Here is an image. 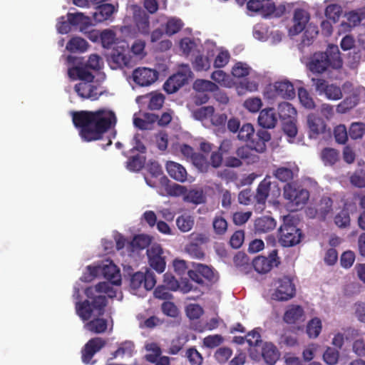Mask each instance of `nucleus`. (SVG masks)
Listing matches in <instances>:
<instances>
[{
	"instance_id": "6ab92c4d",
	"label": "nucleus",
	"mask_w": 365,
	"mask_h": 365,
	"mask_svg": "<svg viewBox=\"0 0 365 365\" xmlns=\"http://www.w3.org/2000/svg\"><path fill=\"white\" fill-rule=\"evenodd\" d=\"M165 167L168 175L173 179L180 182H184L187 180V170L180 163L174 161H168Z\"/></svg>"
},
{
	"instance_id": "0e129e2a",
	"label": "nucleus",
	"mask_w": 365,
	"mask_h": 365,
	"mask_svg": "<svg viewBox=\"0 0 365 365\" xmlns=\"http://www.w3.org/2000/svg\"><path fill=\"white\" fill-rule=\"evenodd\" d=\"M334 222L339 227H346L350 224L349 213L346 210L340 211L334 217Z\"/></svg>"
},
{
	"instance_id": "13d9d810",
	"label": "nucleus",
	"mask_w": 365,
	"mask_h": 365,
	"mask_svg": "<svg viewBox=\"0 0 365 365\" xmlns=\"http://www.w3.org/2000/svg\"><path fill=\"white\" fill-rule=\"evenodd\" d=\"M364 131V124L361 123H353L349 128V135L351 139L357 140L363 137Z\"/></svg>"
},
{
	"instance_id": "09e8293b",
	"label": "nucleus",
	"mask_w": 365,
	"mask_h": 365,
	"mask_svg": "<svg viewBox=\"0 0 365 365\" xmlns=\"http://www.w3.org/2000/svg\"><path fill=\"white\" fill-rule=\"evenodd\" d=\"M255 136V129L252 124L245 123L239 130L238 138L241 140L250 142L251 138Z\"/></svg>"
},
{
	"instance_id": "bf43d9fd",
	"label": "nucleus",
	"mask_w": 365,
	"mask_h": 365,
	"mask_svg": "<svg viewBox=\"0 0 365 365\" xmlns=\"http://www.w3.org/2000/svg\"><path fill=\"white\" fill-rule=\"evenodd\" d=\"M335 140L339 144H345L348 140V133L344 125H339L334 129Z\"/></svg>"
},
{
	"instance_id": "a211bd4d",
	"label": "nucleus",
	"mask_w": 365,
	"mask_h": 365,
	"mask_svg": "<svg viewBox=\"0 0 365 365\" xmlns=\"http://www.w3.org/2000/svg\"><path fill=\"white\" fill-rule=\"evenodd\" d=\"M123 45L120 46V50L114 48L111 54V61L115 64L116 67L128 66L130 63V57L128 56V45L126 42H122Z\"/></svg>"
},
{
	"instance_id": "7ed1b4c3",
	"label": "nucleus",
	"mask_w": 365,
	"mask_h": 365,
	"mask_svg": "<svg viewBox=\"0 0 365 365\" xmlns=\"http://www.w3.org/2000/svg\"><path fill=\"white\" fill-rule=\"evenodd\" d=\"M342 65L338 46L329 45L324 52H316L311 56L307 68L314 74H323L330 68L339 69Z\"/></svg>"
},
{
	"instance_id": "412c9836",
	"label": "nucleus",
	"mask_w": 365,
	"mask_h": 365,
	"mask_svg": "<svg viewBox=\"0 0 365 365\" xmlns=\"http://www.w3.org/2000/svg\"><path fill=\"white\" fill-rule=\"evenodd\" d=\"M307 124L309 129L310 138H316L319 134L324 133L326 124L322 118L309 114L307 117Z\"/></svg>"
},
{
	"instance_id": "ea45409f",
	"label": "nucleus",
	"mask_w": 365,
	"mask_h": 365,
	"mask_svg": "<svg viewBox=\"0 0 365 365\" xmlns=\"http://www.w3.org/2000/svg\"><path fill=\"white\" fill-rule=\"evenodd\" d=\"M192 163L201 173H207L210 168V163L207 158L201 153H197L192 158Z\"/></svg>"
},
{
	"instance_id": "b1692460",
	"label": "nucleus",
	"mask_w": 365,
	"mask_h": 365,
	"mask_svg": "<svg viewBox=\"0 0 365 365\" xmlns=\"http://www.w3.org/2000/svg\"><path fill=\"white\" fill-rule=\"evenodd\" d=\"M68 21L73 26L78 27L81 32H84L91 25V19L83 13H68Z\"/></svg>"
},
{
	"instance_id": "8fccbe9b",
	"label": "nucleus",
	"mask_w": 365,
	"mask_h": 365,
	"mask_svg": "<svg viewBox=\"0 0 365 365\" xmlns=\"http://www.w3.org/2000/svg\"><path fill=\"white\" fill-rule=\"evenodd\" d=\"M115 33L111 30H104L101 34V41L103 48H111L115 43Z\"/></svg>"
},
{
	"instance_id": "052dcab7",
	"label": "nucleus",
	"mask_w": 365,
	"mask_h": 365,
	"mask_svg": "<svg viewBox=\"0 0 365 365\" xmlns=\"http://www.w3.org/2000/svg\"><path fill=\"white\" fill-rule=\"evenodd\" d=\"M341 8L337 4H330L325 9V15L327 19L336 22L341 15Z\"/></svg>"
},
{
	"instance_id": "20e7f679",
	"label": "nucleus",
	"mask_w": 365,
	"mask_h": 365,
	"mask_svg": "<svg viewBox=\"0 0 365 365\" xmlns=\"http://www.w3.org/2000/svg\"><path fill=\"white\" fill-rule=\"evenodd\" d=\"M295 220L290 216L284 217L283 224L279 229V242L283 247H292L299 244L302 232L294 223Z\"/></svg>"
},
{
	"instance_id": "c03bdc74",
	"label": "nucleus",
	"mask_w": 365,
	"mask_h": 365,
	"mask_svg": "<svg viewBox=\"0 0 365 365\" xmlns=\"http://www.w3.org/2000/svg\"><path fill=\"white\" fill-rule=\"evenodd\" d=\"M251 71V68L245 63L237 62L232 68V74L237 78H241L247 76Z\"/></svg>"
},
{
	"instance_id": "680f3d73",
	"label": "nucleus",
	"mask_w": 365,
	"mask_h": 365,
	"mask_svg": "<svg viewBox=\"0 0 365 365\" xmlns=\"http://www.w3.org/2000/svg\"><path fill=\"white\" fill-rule=\"evenodd\" d=\"M186 356L191 365H201L203 361L202 355L194 347L187 350Z\"/></svg>"
},
{
	"instance_id": "423d86ee",
	"label": "nucleus",
	"mask_w": 365,
	"mask_h": 365,
	"mask_svg": "<svg viewBox=\"0 0 365 365\" xmlns=\"http://www.w3.org/2000/svg\"><path fill=\"white\" fill-rule=\"evenodd\" d=\"M192 269L187 271L189 277L198 284H203L205 278L210 282H215L218 279L217 272L212 267L201 263H192Z\"/></svg>"
},
{
	"instance_id": "aec40b11",
	"label": "nucleus",
	"mask_w": 365,
	"mask_h": 365,
	"mask_svg": "<svg viewBox=\"0 0 365 365\" xmlns=\"http://www.w3.org/2000/svg\"><path fill=\"white\" fill-rule=\"evenodd\" d=\"M274 88L276 96L284 99H292L295 97L294 86L287 80L275 82Z\"/></svg>"
},
{
	"instance_id": "4d7b16f0",
	"label": "nucleus",
	"mask_w": 365,
	"mask_h": 365,
	"mask_svg": "<svg viewBox=\"0 0 365 365\" xmlns=\"http://www.w3.org/2000/svg\"><path fill=\"white\" fill-rule=\"evenodd\" d=\"M225 151L222 148V144L218 148L217 150L212 151L210 155V166L212 165L214 168H220L223 162V154Z\"/></svg>"
},
{
	"instance_id": "393cba45",
	"label": "nucleus",
	"mask_w": 365,
	"mask_h": 365,
	"mask_svg": "<svg viewBox=\"0 0 365 365\" xmlns=\"http://www.w3.org/2000/svg\"><path fill=\"white\" fill-rule=\"evenodd\" d=\"M333 201L329 197H324L320 200L318 208L316 210L309 209L310 215L315 214L320 220H324L327 215L332 211Z\"/></svg>"
},
{
	"instance_id": "37998d69",
	"label": "nucleus",
	"mask_w": 365,
	"mask_h": 365,
	"mask_svg": "<svg viewBox=\"0 0 365 365\" xmlns=\"http://www.w3.org/2000/svg\"><path fill=\"white\" fill-rule=\"evenodd\" d=\"M145 164V158L140 155H136L128 158L126 162V168L130 171H139Z\"/></svg>"
},
{
	"instance_id": "c9c22d12",
	"label": "nucleus",
	"mask_w": 365,
	"mask_h": 365,
	"mask_svg": "<svg viewBox=\"0 0 365 365\" xmlns=\"http://www.w3.org/2000/svg\"><path fill=\"white\" fill-rule=\"evenodd\" d=\"M212 227L216 235H224L228 228L227 220L222 215H216L212 220Z\"/></svg>"
},
{
	"instance_id": "9b49d317",
	"label": "nucleus",
	"mask_w": 365,
	"mask_h": 365,
	"mask_svg": "<svg viewBox=\"0 0 365 365\" xmlns=\"http://www.w3.org/2000/svg\"><path fill=\"white\" fill-rule=\"evenodd\" d=\"M163 250L160 245L153 244L147 250V255L150 266L158 273H163L166 267Z\"/></svg>"
},
{
	"instance_id": "1a4fd4ad",
	"label": "nucleus",
	"mask_w": 365,
	"mask_h": 365,
	"mask_svg": "<svg viewBox=\"0 0 365 365\" xmlns=\"http://www.w3.org/2000/svg\"><path fill=\"white\" fill-rule=\"evenodd\" d=\"M156 284L155 274L147 270L145 273L138 272L130 278V286L132 289L136 290L143 287L146 290H151Z\"/></svg>"
},
{
	"instance_id": "5701e85b",
	"label": "nucleus",
	"mask_w": 365,
	"mask_h": 365,
	"mask_svg": "<svg viewBox=\"0 0 365 365\" xmlns=\"http://www.w3.org/2000/svg\"><path fill=\"white\" fill-rule=\"evenodd\" d=\"M115 11V8L113 4H103L96 6L93 17L96 23H101L110 19Z\"/></svg>"
},
{
	"instance_id": "f03ea898",
	"label": "nucleus",
	"mask_w": 365,
	"mask_h": 365,
	"mask_svg": "<svg viewBox=\"0 0 365 365\" xmlns=\"http://www.w3.org/2000/svg\"><path fill=\"white\" fill-rule=\"evenodd\" d=\"M72 120L79 129V135L83 141L91 142L100 140L116 123L114 112L107 110L96 111L81 110L73 112Z\"/></svg>"
},
{
	"instance_id": "9d476101",
	"label": "nucleus",
	"mask_w": 365,
	"mask_h": 365,
	"mask_svg": "<svg viewBox=\"0 0 365 365\" xmlns=\"http://www.w3.org/2000/svg\"><path fill=\"white\" fill-rule=\"evenodd\" d=\"M278 251L276 249L272 250L268 255V257L258 256L252 262V266L258 273H267L272 268L278 266L280 263L279 258L277 256Z\"/></svg>"
},
{
	"instance_id": "f704fd0d",
	"label": "nucleus",
	"mask_w": 365,
	"mask_h": 365,
	"mask_svg": "<svg viewBox=\"0 0 365 365\" xmlns=\"http://www.w3.org/2000/svg\"><path fill=\"white\" fill-rule=\"evenodd\" d=\"M298 98L300 103L307 109L312 110L316 107L315 103L309 93L303 87L298 89Z\"/></svg>"
},
{
	"instance_id": "5fc2aeb1",
	"label": "nucleus",
	"mask_w": 365,
	"mask_h": 365,
	"mask_svg": "<svg viewBox=\"0 0 365 365\" xmlns=\"http://www.w3.org/2000/svg\"><path fill=\"white\" fill-rule=\"evenodd\" d=\"M323 94L327 98L332 101L339 100L343 96L340 87L334 84H329Z\"/></svg>"
},
{
	"instance_id": "de8ad7c7",
	"label": "nucleus",
	"mask_w": 365,
	"mask_h": 365,
	"mask_svg": "<svg viewBox=\"0 0 365 365\" xmlns=\"http://www.w3.org/2000/svg\"><path fill=\"white\" fill-rule=\"evenodd\" d=\"M211 60L205 56L198 55L192 63L193 68L197 71H207L210 68Z\"/></svg>"
},
{
	"instance_id": "a19ab883",
	"label": "nucleus",
	"mask_w": 365,
	"mask_h": 365,
	"mask_svg": "<svg viewBox=\"0 0 365 365\" xmlns=\"http://www.w3.org/2000/svg\"><path fill=\"white\" fill-rule=\"evenodd\" d=\"M193 88L195 91L199 92H212L218 88L217 86L215 83L204 79H197L193 84Z\"/></svg>"
},
{
	"instance_id": "6e6d98bb",
	"label": "nucleus",
	"mask_w": 365,
	"mask_h": 365,
	"mask_svg": "<svg viewBox=\"0 0 365 365\" xmlns=\"http://www.w3.org/2000/svg\"><path fill=\"white\" fill-rule=\"evenodd\" d=\"M224 341V338L220 334L208 335L203 339V344L209 349H214L220 346Z\"/></svg>"
},
{
	"instance_id": "c85d7f7f",
	"label": "nucleus",
	"mask_w": 365,
	"mask_h": 365,
	"mask_svg": "<svg viewBox=\"0 0 365 365\" xmlns=\"http://www.w3.org/2000/svg\"><path fill=\"white\" fill-rule=\"evenodd\" d=\"M275 220L269 216H263L255 220V229L256 232L265 233L274 229Z\"/></svg>"
},
{
	"instance_id": "dca6fc26",
	"label": "nucleus",
	"mask_w": 365,
	"mask_h": 365,
	"mask_svg": "<svg viewBox=\"0 0 365 365\" xmlns=\"http://www.w3.org/2000/svg\"><path fill=\"white\" fill-rule=\"evenodd\" d=\"M271 140L270 133L264 129L257 131L255 136L249 142L250 145L257 153H263L266 150V143Z\"/></svg>"
},
{
	"instance_id": "72a5a7b5",
	"label": "nucleus",
	"mask_w": 365,
	"mask_h": 365,
	"mask_svg": "<svg viewBox=\"0 0 365 365\" xmlns=\"http://www.w3.org/2000/svg\"><path fill=\"white\" fill-rule=\"evenodd\" d=\"M145 98H149L148 108L152 110L160 109L165 101V96L162 93L157 92L147 94Z\"/></svg>"
},
{
	"instance_id": "bb28decb",
	"label": "nucleus",
	"mask_w": 365,
	"mask_h": 365,
	"mask_svg": "<svg viewBox=\"0 0 365 365\" xmlns=\"http://www.w3.org/2000/svg\"><path fill=\"white\" fill-rule=\"evenodd\" d=\"M262 356L267 364L274 365L279 359V353L273 344L265 343L262 347Z\"/></svg>"
},
{
	"instance_id": "864d4df0",
	"label": "nucleus",
	"mask_w": 365,
	"mask_h": 365,
	"mask_svg": "<svg viewBox=\"0 0 365 365\" xmlns=\"http://www.w3.org/2000/svg\"><path fill=\"white\" fill-rule=\"evenodd\" d=\"M215 109L212 106H203L192 112L193 117L198 120H203L212 116Z\"/></svg>"
},
{
	"instance_id": "39448f33",
	"label": "nucleus",
	"mask_w": 365,
	"mask_h": 365,
	"mask_svg": "<svg viewBox=\"0 0 365 365\" xmlns=\"http://www.w3.org/2000/svg\"><path fill=\"white\" fill-rule=\"evenodd\" d=\"M284 197L296 207L294 210H297L307 203L309 198V192L294 183H287L284 187Z\"/></svg>"
},
{
	"instance_id": "6e6552de",
	"label": "nucleus",
	"mask_w": 365,
	"mask_h": 365,
	"mask_svg": "<svg viewBox=\"0 0 365 365\" xmlns=\"http://www.w3.org/2000/svg\"><path fill=\"white\" fill-rule=\"evenodd\" d=\"M276 290L273 299L277 301H287L294 297L296 289L292 279L288 277L279 278L276 282Z\"/></svg>"
},
{
	"instance_id": "58836bf2",
	"label": "nucleus",
	"mask_w": 365,
	"mask_h": 365,
	"mask_svg": "<svg viewBox=\"0 0 365 365\" xmlns=\"http://www.w3.org/2000/svg\"><path fill=\"white\" fill-rule=\"evenodd\" d=\"M322 322L315 317L311 319L307 325V334L309 338H317L322 331Z\"/></svg>"
},
{
	"instance_id": "338daca9",
	"label": "nucleus",
	"mask_w": 365,
	"mask_h": 365,
	"mask_svg": "<svg viewBox=\"0 0 365 365\" xmlns=\"http://www.w3.org/2000/svg\"><path fill=\"white\" fill-rule=\"evenodd\" d=\"M187 253L192 258L202 259L205 254L202 249L196 243H190L186 248Z\"/></svg>"
},
{
	"instance_id": "cd10ccee",
	"label": "nucleus",
	"mask_w": 365,
	"mask_h": 365,
	"mask_svg": "<svg viewBox=\"0 0 365 365\" xmlns=\"http://www.w3.org/2000/svg\"><path fill=\"white\" fill-rule=\"evenodd\" d=\"M304 316V310L299 305H291L286 310L283 319L289 324H295Z\"/></svg>"
},
{
	"instance_id": "f3484780",
	"label": "nucleus",
	"mask_w": 365,
	"mask_h": 365,
	"mask_svg": "<svg viewBox=\"0 0 365 365\" xmlns=\"http://www.w3.org/2000/svg\"><path fill=\"white\" fill-rule=\"evenodd\" d=\"M277 123V117L273 108L262 110L258 116V123L263 128H273Z\"/></svg>"
},
{
	"instance_id": "4be33fe9",
	"label": "nucleus",
	"mask_w": 365,
	"mask_h": 365,
	"mask_svg": "<svg viewBox=\"0 0 365 365\" xmlns=\"http://www.w3.org/2000/svg\"><path fill=\"white\" fill-rule=\"evenodd\" d=\"M68 76L73 79H79L81 82H93L94 75L88 71V68L83 66H74L70 68L68 71Z\"/></svg>"
},
{
	"instance_id": "2f4dec72",
	"label": "nucleus",
	"mask_w": 365,
	"mask_h": 365,
	"mask_svg": "<svg viewBox=\"0 0 365 365\" xmlns=\"http://www.w3.org/2000/svg\"><path fill=\"white\" fill-rule=\"evenodd\" d=\"M274 176L281 182L290 183L293 180L294 172L292 168L284 166L277 168L273 173Z\"/></svg>"
},
{
	"instance_id": "4c0bfd02",
	"label": "nucleus",
	"mask_w": 365,
	"mask_h": 365,
	"mask_svg": "<svg viewBox=\"0 0 365 365\" xmlns=\"http://www.w3.org/2000/svg\"><path fill=\"white\" fill-rule=\"evenodd\" d=\"M178 229L183 232L190 231L194 225V219L189 215H182L176 220Z\"/></svg>"
},
{
	"instance_id": "7c9ffc66",
	"label": "nucleus",
	"mask_w": 365,
	"mask_h": 365,
	"mask_svg": "<svg viewBox=\"0 0 365 365\" xmlns=\"http://www.w3.org/2000/svg\"><path fill=\"white\" fill-rule=\"evenodd\" d=\"M321 159L325 165H333L339 160V152L331 148H325L321 151Z\"/></svg>"
},
{
	"instance_id": "603ef678",
	"label": "nucleus",
	"mask_w": 365,
	"mask_h": 365,
	"mask_svg": "<svg viewBox=\"0 0 365 365\" xmlns=\"http://www.w3.org/2000/svg\"><path fill=\"white\" fill-rule=\"evenodd\" d=\"M183 23L178 19H170L168 21L165 26V32L168 35L172 36L181 30Z\"/></svg>"
},
{
	"instance_id": "49530a36",
	"label": "nucleus",
	"mask_w": 365,
	"mask_h": 365,
	"mask_svg": "<svg viewBox=\"0 0 365 365\" xmlns=\"http://www.w3.org/2000/svg\"><path fill=\"white\" fill-rule=\"evenodd\" d=\"M323 360L328 365H336L339 358V352L334 348L327 347L323 354Z\"/></svg>"
},
{
	"instance_id": "f8f14e48",
	"label": "nucleus",
	"mask_w": 365,
	"mask_h": 365,
	"mask_svg": "<svg viewBox=\"0 0 365 365\" xmlns=\"http://www.w3.org/2000/svg\"><path fill=\"white\" fill-rule=\"evenodd\" d=\"M74 91L82 99L96 101L103 93L99 86L93 82H80L75 85Z\"/></svg>"
},
{
	"instance_id": "e433bc0d",
	"label": "nucleus",
	"mask_w": 365,
	"mask_h": 365,
	"mask_svg": "<svg viewBox=\"0 0 365 365\" xmlns=\"http://www.w3.org/2000/svg\"><path fill=\"white\" fill-rule=\"evenodd\" d=\"M151 243V237L148 235H135L130 242L133 249L143 250L147 248Z\"/></svg>"
},
{
	"instance_id": "ddd939ff",
	"label": "nucleus",
	"mask_w": 365,
	"mask_h": 365,
	"mask_svg": "<svg viewBox=\"0 0 365 365\" xmlns=\"http://www.w3.org/2000/svg\"><path fill=\"white\" fill-rule=\"evenodd\" d=\"M133 81L140 86L153 84L158 78L156 70L146 67H138L133 72Z\"/></svg>"
},
{
	"instance_id": "a18cd8bd",
	"label": "nucleus",
	"mask_w": 365,
	"mask_h": 365,
	"mask_svg": "<svg viewBox=\"0 0 365 365\" xmlns=\"http://www.w3.org/2000/svg\"><path fill=\"white\" fill-rule=\"evenodd\" d=\"M357 105V99L355 96H349L344 99L337 106L336 111L339 113H346Z\"/></svg>"
},
{
	"instance_id": "a878e982",
	"label": "nucleus",
	"mask_w": 365,
	"mask_h": 365,
	"mask_svg": "<svg viewBox=\"0 0 365 365\" xmlns=\"http://www.w3.org/2000/svg\"><path fill=\"white\" fill-rule=\"evenodd\" d=\"M271 182L264 178L257 186L254 198L257 204L264 205L270 191Z\"/></svg>"
},
{
	"instance_id": "79ce46f5",
	"label": "nucleus",
	"mask_w": 365,
	"mask_h": 365,
	"mask_svg": "<svg viewBox=\"0 0 365 365\" xmlns=\"http://www.w3.org/2000/svg\"><path fill=\"white\" fill-rule=\"evenodd\" d=\"M278 111L279 116L284 120L287 118L290 119L297 114L296 109L290 103L288 102L279 103L278 106Z\"/></svg>"
},
{
	"instance_id": "c756f323",
	"label": "nucleus",
	"mask_w": 365,
	"mask_h": 365,
	"mask_svg": "<svg viewBox=\"0 0 365 365\" xmlns=\"http://www.w3.org/2000/svg\"><path fill=\"white\" fill-rule=\"evenodd\" d=\"M88 47V42L84 38L78 36L71 38L66 45V49L71 53L85 52Z\"/></svg>"
},
{
	"instance_id": "473e14b6",
	"label": "nucleus",
	"mask_w": 365,
	"mask_h": 365,
	"mask_svg": "<svg viewBox=\"0 0 365 365\" xmlns=\"http://www.w3.org/2000/svg\"><path fill=\"white\" fill-rule=\"evenodd\" d=\"M346 16L349 26L354 27L358 26L365 19V6L348 12Z\"/></svg>"
},
{
	"instance_id": "4468645a",
	"label": "nucleus",
	"mask_w": 365,
	"mask_h": 365,
	"mask_svg": "<svg viewBox=\"0 0 365 365\" xmlns=\"http://www.w3.org/2000/svg\"><path fill=\"white\" fill-rule=\"evenodd\" d=\"M309 20V14L302 9H297L293 16V26L289 29V34L295 36L303 31Z\"/></svg>"
},
{
	"instance_id": "0eeeda50",
	"label": "nucleus",
	"mask_w": 365,
	"mask_h": 365,
	"mask_svg": "<svg viewBox=\"0 0 365 365\" xmlns=\"http://www.w3.org/2000/svg\"><path fill=\"white\" fill-rule=\"evenodd\" d=\"M191 76L190 67L187 65H182L176 73L170 76L165 82L163 89L168 94L174 93L187 83Z\"/></svg>"
},
{
	"instance_id": "e2e57ef3",
	"label": "nucleus",
	"mask_w": 365,
	"mask_h": 365,
	"mask_svg": "<svg viewBox=\"0 0 365 365\" xmlns=\"http://www.w3.org/2000/svg\"><path fill=\"white\" fill-rule=\"evenodd\" d=\"M211 78L222 86H228L230 84V76L222 70L214 71Z\"/></svg>"
},
{
	"instance_id": "3c124183",
	"label": "nucleus",
	"mask_w": 365,
	"mask_h": 365,
	"mask_svg": "<svg viewBox=\"0 0 365 365\" xmlns=\"http://www.w3.org/2000/svg\"><path fill=\"white\" fill-rule=\"evenodd\" d=\"M318 30H317V28L316 26H309L303 36H302V44L304 46H308L309 45H311L314 41V38L317 37V34H318Z\"/></svg>"
},
{
	"instance_id": "69168bd1",
	"label": "nucleus",
	"mask_w": 365,
	"mask_h": 365,
	"mask_svg": "<svg viewBox=\"0 0 365 365\" xmlns=\"http://www.w3.org/2000/svg\"><path fill=\"white\" fill-rule=\"evenodd\" d=\"M232 351L228 347H220L215 353V359L220 364H224L232 356Z\"/></svg>"
},
{
	"instance_id": "f257e3e1",
	"label": "nucleus",
	"mask_w": 365,
	"mask_h": 365,
	"mask_svg": "<svg viewBox=\"0 0 365 365\" xmlns=\"http://www.w3.org/2000/svg\"><path fill=\"white\" fill-rule=\"evenodd\" d=\"M87 299L77 302L75 305L76 314L85 322L84 329L93 334H102L108 328L107 319L103 318L108 300L115 297V291L106 282L88 287L84 292Z\"/></svg>"
},
{
	"instance_id": "774afa93",
	"label": "nucleus",
	"mask_w": 365,
	"mask_h": 365,
	"mask_svg": "<svg viewBox=\"0 0 365 365\" xmlns=\"http://www.w3.org/2000/svg\"><path fill=\"white\" fill-rule=\"evenodd\" d=\"M136 26L138 31L144 34L148 35L150 32V21L148 16L144 15L143 16H140L135 20Z\"/></svg>"
},
{
	"instance_id": "2eb2a0df",
	"label": "nucleus",
	"mask_w": 365,
	"mask_h": 365,
	"mask_svg": "<svg viewBox=\"0 0 365 365\" xmlns=\"http://www.w3.org/2000/svg\"><path fill=\"white\" fill-rule=\"evenodd\" d=\"M101 274L110 281L108 283L112 288L113 284L119 285L121 283L120 269L112 261H109L108 264L102 266Z\"/></svg>"
}]
</instances>
